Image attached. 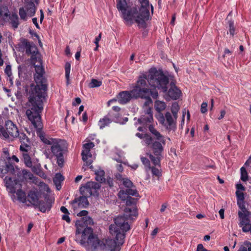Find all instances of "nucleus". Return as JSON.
Listing matches in <instances>:
<instances>
[{"instance_id": "f257e3e1", "label": "nucleus", "mask_w": 251, "mask_h": 251, "mask_svg": "<svg viewBox=\"0 0 251 251\" xmlns=\"http://www.w3.org/2000/svg\"><path fill=\"white\" fill-rule=\"evenodd\" d=\"M25 53L30 55V62L34 66L35 74L34 79L37 85L32 89L29 98L31 107L26 111L28 120L36 128L42 127L40 113L43 107V100L45 99L47 85L44 83V69L41 66L42 61L37 47L32 43L27 42L25 46Z\"/></svg>"}, {"instance_id": "f03ea898", "label": "nucleus", "mask_w": 251, "mask_h": 251, "mask_svg": "<svg viewBox=\"0 0 251 251\" xmlns=\"http://www.w3.org/2000/svg\"><path fill=\"white\" fill-rule=\"evenodd\" d=\"M75 241L85 248L87 251H120L121 245L112 239L100 240L93 234L90 227H86L82 231L81 222L76 221Z\"/></svg>"}, {"instance_id": "7ed1b4c3", "label": "nucleus", "mask_w": 251, "mask_h": 251, "mask_svg": "<svg viewBox=\"0 0 251 251\" xmlns=\"http://www.w3.org/2000/svg\"><path fill=\"white\" fill-rule=\"evenodd\" d=\"M126 207L124 211V216H118L114 219V224L109 227L110 234L115 236L118 243L123 245L125 238V232L130 229V226L126 222V218L128 220H135L138 216L136 205L137 199L129 196L126 200Z\"/></svg>"}, {"instance_id": "20e7f679", "label": "nucleus", "mask_w": 251, "mask_h": 251, "mask_svg": "<svg viewBox=\"0 0 251 251\" xmlns=\"http://www.w3.org/2000/svg\"><path fill=\"white\" fill-rule=\"evenodd\" d=\"M142 6L138 11L135 7L127 6L126 0H120L117 4V8L121 13V16L127 25H131L134 23L139 26H145V22L149 19V1L140 0Z\"/></svg>"}, {"instance_id": "39448f33", "label": "nucleus", "mask_w": 251, "mask_h": 251, "mask_svg": "<svg viewBox=\"0 0 251 251\" xmlns=\"http://www.w3.org/2000/svg\"><path fill=\"white\" fill-rule=\"evenodd\" d=\"M143 75H146V78H145V84L142 88L147 89L148 94L146 97H140L146 99L144 105L147 106L152 103L150 96L153 99H157L158 96L156 88L161 89L163 92L167 91V85L169 82V78L163 72L157 71L155 69L150 70L148 73L144 74Z\"/></svg>"}, {"instance_id": "423d86ee", "label": "nucleus", "mask_w": 251, "mask_h": 251, "mask_svg": "<svg viewBox=\"0 0 251 251\" xmlns=\"http://www.w3.org/2000/svg\"><path fill=\"white\" fill-rule=\"evenodd\" d=\"M40 138L45 144L51 146V153L56 157L58 165L62 167L64 162L63 154L67 149L66 141L57 138L46 137L42 134L40 135Z\"/></svg>"}, {"instance_id": "0eeeda50", "label": "nucleus", "mask_w": 251, "mask_h": 251, "mask_svg": "<svg viewBox=\"0 0 251 251\" xmlns=\"http://www.w3.org/2000/svg\"><path fill=\"white\" fill-rule=\"evenodd\" d=\"M146 75L142 74L140 76L134 88L130 91H123L119 94L118 101L121 104H126L132 98L139 97H146L148 94V90L142 87L145 84Z\"/></svg>"}, {"instance_id": "6e6552de", "label": "nucleus", "mask_w": 251, "mask_h": 251, "mask_svg": "<svg viewBox=\"0 0 251 251\" xmlns=\"http://www.w3.org/2000/svg\"><path fill=\"white\" fill-rule=\"evenodd\" d=\"M4 185L13 201L16 200L22 203L26 201L25 193L22 190V185L20 181L11 177L6 176L4 179Z\"/></svg>"}, {"instance_id": "1a4fd4ad", "label": "nucleus", "mask_w": 251, "mask_h": 251, "mask_svg": "<svg viewBox=\"0 0 251 251\" xmlns=\"http://www.w3.org/2000/svg\"><path fill=\"white\" fill-rule=\"evenodd\" d=\"M39 0H25V5L19 8V14L22 20L25 21L33 17L36 11Z\"/></svg>"}, {"instance_id": "9d476101", "label": "nucleus", "mask_w": 251, "mask_h": 251, "mask_svg": "<svg viewBox=\"0 0 251 251\" xmlns=\"http://www.w3.org/2000/svg\"><path fill=\"white\" fill-rule=\"evenodd\" d=\"M150 131L155 137V141L152 142L151 148L154 155H160L163 151V146L166 144L165 137L162 135L152 125L149 127Z\"/></svg>"}, {"instance_id": "9b49d317", "label": "nucleus", "mask_w": 251, "mask_h": 251, "mask_svg": "<svg viewBox=\"0 0 251 251\" xmlns=\"http://www.w3.org/2000/svg\"><path fill=\"white\" fill-rule=\"evenodd\" d=\"M5 129L3 127L1 137L5 139L17 137L18 130L16 126L11 121H7L5 124Z\"/></svg>"}, {"instance_id": "f8f14e48", "label": "nucleus", "mask_w": 251, "mask_h": 251, "mask_svg": "<svg viewBox=\"0 0 251 251\" xmlns=\"http://www.w3.org/2000/svg\"><path fill=\"white\" fill-rule=\"evenodd\" d=\"M100 187V186L99 183L90 181L81 186L80 188V192L82 195L90 197L92 195H95Z\"/></svg>"}, {"instance_id": "ddd939ff", "label": "nucleus", "mask_w": 251, "mask_h": 251, "mask_svg": "<svg viewBox=\"0 0 251 251\" xmlns=\"http://www.w3.org/2000/svg\"><path fill=\"white\" fill-rule=\"evenodd\" d=\"M94 147V144L93 142L85 143L83 146V150L81 152L82 158L87 166H90L93 161L90 150Z\"/></svg>"}, {"instance_id": "4468645a", "label": "nucleus", "mask_w": 251, "mask_h": 251, "mask_svg": "<svg viewBox=\"0 0 251 251\" xmlns=\"http://www.w3.org/2000/svg\"><path fill=\"white\" fill-rule=\"evenodd\" d=\"M119 117V114L118 113H114L110 112L106 116L100 120L98 125L100 129H102L108 126L112 121L120 123Z\"/></svg>"}, {"instance_id": "2eb2a0df", "label": "nucleus", "mask_w": 251, "mask_h": 251, "mask_svg": "<svg viewBox=\"0 0 251 251\" xmlns=\"http://www.w3.org/2000/svg\"><path fill=\"white\" fill-rule=\"evenodd\" d=\"M15 173V169L12 164L0 159V177H3L6 174L14 175Z\"/></svg>"}, {"instance_id": "dca6fc26", "label": "nucleus", "mask_w": 251, "mask_h": 251, "mask_svg": "<svg viewBox=\"0 0 251 251\" xmlns=\"http://www.w3.org/2000/svg\"><path fill=\"white\" fill-rule=\"evenodd\" d=\"M167 93V95L173 100H177L179 98L181 95V91L176 85L174 81H171L170 84L169 90L164 93Z\"/></svg>"}, {"instance_id": "f3484780", "label": "nucleus", "mask_w": 251, "mask_h": 251, "mask_svg": "<svg viewBox=\"0 0 251 251\" xmlns=\"http://www.w3.org/2000/svg\"><path fill=\"white\" fill-rule=\"evenodd\" d=\"M153 120L151 108H147L145 111V114L143 115L140 119H138V122L142 124L143 126L151 122Z\"/></svg>"}, {"instance_id": "a211bd4d", "label": "nucleus", "mask_w": 251, "mask_h": 251, "mask_svg": "<svg viewBox=\"0 0 251 251\" xmlns=\"http://www.w3.org/2000/svg\"><path fill=\"white\" fill-rule=\"evenodd\" d=\"M170 112L165 113V120L163 126L168 130H174L176 128V121Z\"/></svg>"}, {"instance_id": "6ab92c4d", "label": "nucleus", "mask_w": 251, "mask_h": 251, "mask_svg": "<svg viewBox=\"0 0 251 251\" xmlns=\"http://www.w3.org/2000/svg\"><path fill=\"white\" fill-rule=\"evenodd\" d=\"M138 192L136 189H126V190H121L119 193L118 196L122 201L126 200L130 195L137 196Z\"/></svg>"}, {"instance_id": "aec40b11", "label": "nucleus", "mask_w": 251, "mask_h": 251, "mask_svg": "<svg viewBox=\"0 0 251 251\" xmlns=\"http://www.w3.org/2000/svg\"><path fill=\"white\" fill-rule=\"evenodd\" d=\"M3 8L4 9H5L6 10V12L4 14V16L6 17L9 16L10 24H11L12 26L15 29L17 28L19 25V18L18 17V15L15 13H13L11 15H10L8 13L9 12L7 8Z\"/></svg>"}, {"instance_id": "412c9836", "label": "nucleus", "mask_w": 251, "mask_h": 251, "mask_svg": "<svg viewBox=\"0 0 251 251\" xmlns=\"http://www.w3.org/2000/svg\"><path fill=\"white\" fill-rule=\"evenodd\" d=\"M28 201L33 205H38L39 203V195L38 192L30 191L27 196Z\"/></svg>"}, {"instance_id": "4be33fe9", "label": "nucleus", "mask_w": 251, "mask_h": 251, "mask_svg": "<svg viewBox=\"0 0 251 251\" xmlns=\"http://www.w3.org/2000/svg\"><path fill=\"white\" fill-rule=\"evenodd\" d=\"M238 215L240 218V222L239 223L240 227L250 223V221L248 218L249 216V213H243V212L239 211L238 212Z\"/></svg>"}, {"instance_id": "5701e85b", "label": "nucleus", "mask_w": 251, "mask_h": 251, "mask_svg": "<svg viewBox=\"0 0 251 251\" xmlns=\"http://www.w3.org/2000/svg\"><path fill=\"white\" fill-rule=\"evenodd\" d=\"M51 203L52 202L50 201L47 200L46 202H40L38 205L40 210L44 213L50 209Z\"/></svg>"}, {"instance_id": "b1692460", "label": "nucleus", "mask_w": 251, "mask_h": 251, "mask_svg": "<svg viewBox=\"0 0 251 251\" xmlns=\"http://www.w3.org/2000/svg\"><path fill=\"white\" fill-rule=\"evenodd\" d=\"M95 178L96 180L102 183L105 181V178L104 177V172L103 170L99 169L95 172Z\"/></svg>"}, {"instance_id": "393cba45", "label": "nucleus", "mask_w": 251, "mask_h": 251, "mask_svg": "<svg viewBox=\"0 0 251 251\" xmlns=\"http://www.w3.org/2000/svg\"><path fill=\"white\" fill-rule=\"evenodd\" d=\"M87 197V196L83 195V196L80 197L78 198L77 201L79 207H86L88 205L89 202Z\"/></svg>"}, {"instance_id": "a878e982", "label": "nucleus", "mask_w": 251, "mask_h": 251, "mask_svg": "<svg viewBox=\"0 0 251 251\" xmlns=\"http://www.w3.org/2000/svg\"><path fill=\"white\" fill-rule=\"evenodd\" d=\"M79 221L81 222V226L80 227L84 226H87L88 225H92L93 224V219L89 216L82 218L81 220Z\"/></svg>"}, {"instance_id": "bb28decb", "label": "nucleus", "mask_w": 251, "mask_h": 251, "mask_svg": "<svg viewBox=\"0 0 251 251\" xmlns=\"http://www.w3.org/2000/svg\"><path fill=\"white\" fill-rule=\"evenodd\" d=\"M155 108L157 111L158 112H160L161 111L164 110L166 108V104L164 102L156 100L155 102Z\"/></svg>"}, {"instance_id": "cd10ccee", "label": "nucleus", "mask_w": 251, "mask_h": 251, "mask_svg": "<svg viewBox=\"0 0 251 251\" xmlns=\"http://www.w3.org/2000/svg\"><path fill=\"white\" fill-rule=\"evenodd\" d=\"M23 156L24 160V162L26 166L28 167H31L32 163L31 159L29 155L27 153H23Z\"/></svg>"}, {"instance_id": "c85d7f7f", "label": "nucleus", "mask_w": 251, "mask_h": 251, "mask_svg": "<svg viewBox=\"0 0 251 251\" xmlns=\"http://www.w3.org/2000/svg\"><path fill=\"white\" fill-rule=\"evenodd\" d=\"M18 137H19V139L21 143L29 144L28 138L27 137L25 133L23 132L19 133L18 131Z\"/></svg>"}, {"instance_id": "c756f323", "label": "nucleus", "mask_w": 251, "mask_h": 251, "mask_svg": "<svg viewBox=\"0 0 251 251\" xmlns=\"http://www.w3.org/2000/svg\"><path fill=\"white\" fill-rule=\"evenodd\" d=\"M102 81L96 79L92 78L91 82L89 84V87L93 88L95 87H98L101 85Z\"/></svg>"}, {"instance_id": "7c9ffc66", "label": "nucleus", "mask_w": 251, "mask_h": 251, "mask_svg": "<svg viewBox=\"0 0 251 251\" xmlns=\"http://www.w3.org/2000/svg\"><path fill=\"white\" fill-rule=\"evenodd\" d=\"M179 109V106L177 102L173 103L171 107V111L173 114V116L175 119H177V112Z\"/></svg>"}, {"instance_id": "2f4dec72", "label": "nucleus", "mask_w": 251, "mask_h": 251, "mask_svg": "<svg viewBox=\"0 0 251 251\" xmlns=\"http://www.w3.org/2000/svg\"><path fill=\"white\" fill-rule=\"evenodd\" d=\"M156 156H153L152 154H150L149 157L153 164L155 166H159L160 160L161 157V154L155 155Z\"/></svg>"}, {"instance_id": "473e14b6", "label": "nucleus", "mask_w": 251, "mask_h": 251, "mask_svg": "<svg viewBox=\"0 0 251 251\" xmlns=\"http://www.w3.org/2000/svg\"><path fill=\"white\" fill-rule=\"evenodd\" d=\"M22 175L23 177L25 179L33 180L34 176L33 174L29 171L26 170H23L22 171Z\"/></svg>"}, {"instance_id": "72a5a7b5", "label": "nucleus", "mask_w": 251, "mask_h": 251, "mask_svg": "<svg viewBox=\"0 0 251 251\" xmlns=\"http://www.w3.org/2000/svg\"><path fill=\"white\" fill-rule=\"evenodd\" d=\"M152 142V138L147 134H144V139L142 141V143L144 145H149Z\"/></svg>"}, {"instance_id": "f704fd0d", "label": "nucleus", "mask_w": 251, "mask_h": 251, "mask_svg": "<svg viewBox=\"0 0 251 251\" xmlns=\"http://www.w3.org/2000/svg\"><path fill=\"white\" fill-rule=\"evenodd\" d=\"M241 171V179L243 181H246L248 179V175L246 169L242 167L240 169Z\"/></svg>"}, {"instance_id": "c9c22d12", "label": "nucleus", "mask_w": 251, "mask_h": 251, "mask_svg": "<svg viewBox=\"0 0 251 251\" xmlns=\"http://www.w3.org/2000/svg\"><path fill=\"white\" fill-rule=\"evenodd\" d=\"M229 26V32L231 36L233 37L235 33V28L234 26V22L232 21L228 22Z\"/></svg>"}, {"instance_id": "e433bc0d", "label": "nucleus", "mask_w": 251, "mask_h": 251, "mask_svg": "<svg viewBox=\"0 0 251 251\" xmlns=\"http://www.w3.org/2000/svg\"><path fill=\"white\" fill-rule=\"evenodd\" d=\"M64 180V177L60 173L56 174L53 178V182L55 184H60L61 182Z\"/></svg>"}, {"instance_id": "4c0bfd02", "label": "nucleus", "mask_w": 251, "mask_h": 251, "mask_svg": "<svg viewBox=\"0 0 251 251\" xmlns=\"http://www.w3.org/2000/svg\"><path fill=\"white\" fill-rule=\"evenodd\" d=\"M141 160L146 167V170L148 172L151 169L150 163L148 159L146 157H141Z\"/></svg>"}, {"instance_id": "58836bf2", "label": "nucleus", "mask_w": 251, "mask_h": 251, "mask_svg": "<svg viewBox=\"0 0 251 251\" xmlns=\"http://www.w3.org/2000/svg\"><path fill=\"white\" fill-rule=\"evenodd\" d=\"M122 183L127 189H131L133 185V183L127 178H123Z\"/></svg>"}, {"instance_id": "ea45409f", "label": "nucleus", "mask_w": 251, "mask_h": 251, "mask_svg": "<svg viewBox=\"0 0 251 251\" xmlns=\"http://www.w3.org/2000/svg\"><path fill=\"white\" fill-rule=\"evenodd\" d=\"M236 195L237 197V201H244L245 196L243 192L241 191H236Z\"/></svg>"}, {"instance_id": "a19ab883", "label": "nucleus", "mask_w": 251, "mask_h": 251, "mask_svg": "<svg viewBox=\"0 0 251 251\" xmlns=\"http://www.w3.org/2000/svg\"><path fill=\"white\" fill-rule=\"evenodd\" d=\"M150 170H151V173L153 176H155L158 177L161 176V172L160 170L157 168L153 167H151V169Z\"/></svg>"}, {"instance_id": "79ce46f5", "label": "nucleus", "mask_w": 251, "mask_h": 251, "mask_svg": "<svg viewBox=\"0 0 251 251\" xmlns=\"http://www.w3.org/2000/svg\"><path fill=\"white\" fill-rule=\"evenodd\" d=\"M29 144L21 143V145L20 147V151H24L23 153H27V151L29 149Z\"/></svg>"}, {"instance_id": "37998d69", "label": "nucleus", "mask_w": 251, "mask_h": 251, "mask_svg": "<svg viewBox=\"0 0 251 251\" xmlns=\"http://www.w3.org/2000/svg\"><path fill=\"white\" fill-rule=\"evenodd\" d=\"M156 118L160 124L163 126L165 120V116H164L162 113L159 112V114L157 115Z\"/></svg>"}, {"instance_id": "c03bdc74", "label": "nucleus", "mask_w": 251, "mask_h": 251, "mask_svg": "<svg viewBox=\"0 0 251 251\" xmlns=\"http://www.w3.org/2000/svg\"><path fill=\"white\" fill-rule=\"evenodd\" d=\"M237 204L238 205L239 207L242 209V212L243 213H249V212L246 210L245 205H244V201H237Z\"/></svg>"}, {"instance_id": "a18cd8bd", "label": "nucleus", "mask_w": 251, "mask_h": 251, "mask_svg": "<svg viewBox=\"0 0 251 251\" xmlns=\"http://www.w3.org/2000/svg\"><path fill=\"white\" fill-rule=\"evenodd\" d=\"M242 230L243 232H247L251 231V224L249 223L247 225H245L242 226H241Z\"/></svg>"}, {"instance_id": "49530a36", "label": "nucleus", "mask_w": 251, "mask_h": 251, "mask_svg": "<svg viewBox=\"0 0 251 251\" xmlns=\"http://www.w3.org/2000/svg\"><path fill=\"white\" fill-rule=\"evenodd\" d=\"M207 104L206 102H202L201 105V111L202 113H204L207 111Z\"/></svg>"}, {"instance_id": "de8ad7c7", "label": "nucleus", "mask_w": 251, "mask_h": 251, "mask_svg": "<svg viewBox=\"0 0 251 251\" xmlns=\"http://www.w3.org/2000/svg\"><path fill=\"white\" fill-rule=\"evenodd\" d=\"M101 38V33H100L99 34V35L97 37H96V38L95 39L94 43L96 44V45L97 46V47H99V42Z\"/></svg>"}, {"instance_id": "09e8293b", "label": "nucleus", "mask_w": 251, "mask_h": 251, "mask_svg": "<svg viewBox=\"0 0 251 251\" xmlns=\"http://www.w3.org/2000/svg\"><path fill=\"white\" fill-rule=\"evenodd\" d=\"M69 214H64L62 215V219L66 221L67 223H69L71 221V220L69 217Z\"/></svg>"}, {"instance_id": "8fccbe9b", "label": "nucleus", "mask_w": 251, "mask_h": 251, "mask_svg": "<svg viewBox=\"0 0 251 251\" xmlns=\"http://www.w3.org/2000/svg\"><path fill=\"white\" fill-rule=\"evenodd\" d=\"M70 70H71L70 64L69 63H67L65 65V74H70Z\"/></svg>"}, {"instance_id": "3c124183", "label": "nucleus", "mask_w": 251, "mask_h": 251, "mask_svg": "<svg viewBox=\"0 0 251 251\" xmlns=\"http://www.w3.org/2000/svg\"><path fill=\"white\" fill-rule=\"evenodd\" d=\"M236 188L237 189V191H244L245 190V187L242 185L241 184H237L236 185Z\"/></svg>"}, {"instance_id": "603ef678", "label": "nucleus", "mask_w": 251, "mask_h": 251, "mask_svg": "<svg viewBox=\"0 0 251 251\" xmlns=\"http://www.w3.org/2000/svg\"><path fill=\"white\" fill-rule=\"evenodd\" d=\"M197 251H206V250L204 248L202 244H200L197 246Z\"/></svg>"}, {"instance_id": "864d4df0", "label": "nucleus", "mask_w": 251, "mask_h": 251, "mask_svg": "<svg viewBox=\"0 0 251 251\" xmlns=\"http://www.w3.org/2000/svg\"><path fill=\"white\" fill-rule=\"evenodd\" d=\"M88 212L86 210H82L77 215L79 216H86L88 214Z\"/></svg>"}, {"instance_id": "5fc2aeb1", "label": "nucleus", "mask_w": 251, "mask_h": 251, "mask_svg": "<svg viewBox=\"0 0 251 251\" xmlns=\"http://www.w3.org/2000/svg\"><path fill=\"white\" fill-rule=\"evenodd\" d=\"M226 113V111L225 110H221V112H220V115L218 117V119L219 120L222 119L224 117V116H225Z\"/></svg>"}, {"instance_id": "6e6d98bb", "label": "nucleus", "mask_w": 251, "mask_h": 251, "mask_svg": "<svg viewBox=\"0 0 251 251\" xmlns=\"http://www.w3.org/2000/svg\"><path fill=\"white\" fill-rule=\"evenodd\" d=\"M32 22L37 28H40L39 25L37 23V19L36 18H34L32 19Z\"/></svg>"}, {"instance_id": "4d7b16f0", "label": "nucleus", "mask_w": 251, "mask_h": 251, "mask_svg": "<svg viewBox=\"0 0 251 251\" xmlns=\"http://www.w3.org/2000/svg\"><path fill=\"white\" fill-rule=\"evenodd\" d=\"M60 210L62 212L64 213V214H69L68 209L64 206H61Z\"/></svg>"}, {"instance_id": "13d9d810", "label": "nucleus", "mask_w": 251, "mask_h": 251, "mask_svg": "<svg viewBox=\"0 0 251 251\" xmlns=\"http://www.w3.org/2000/svg\"><path fill=\"white\" fill-rule=\"evenodd\" d=\"M219 214L220 218L222 219H223L224 218V210L223 209H221L219 211Z\"/></svg>"}, {"instance_id": "bf43d9fd", "label": "nucleus", "mask_w": 251, "mask_h": 251, "mask_svg": "<svg viewBox=\"0 0 251 251\" xmlns=\"http://www.w3.org/2000/svg\"><path fill=\"white\" fill-rule=\"evenodd\" d=\"M117 169L120 172H122L123 171V167L121 164H118L117 166Z\"/></svg>"}, {"instance_id": "052dcab7", "label": "nucleus", "mask_w": 251, "mask_h": 251, "mask_svg": "<svg viewBox=\"0 0 251 251\" xmlns=\"http://www.w3.org/2000/svg\"><path fill=\"white\" fill-rule=\"evenodd\" d=\"M88 120V117L86 112H84L82 115V120L83 122H86Z\"/></svg>"}, {"instance_id": "680f3d73", "label": "nucleus", "mask_w": 251, "mask_h": 251, "mask_svg": "<svg viewBox=\"0 0 251 251\" xmlns=\"http://www.w3.org/2000/svg\"><path fill=\"white\" fill-rule=\"evenodd\" d=\"M40 11V21L41 23H42L43 20V19H44V12H43V10H42V9H41Z\"/></svg>"}, {"instance_id": "e2e57ef3", "label": "nucleus", "mask_w": 251, "mask_h": 251, "mask_svg": "<svg viewBox=\"0 0 251 251\" xmlns=\"http://www.w3.org/2000/svg\"><path fill=\"white\" fill-rule=\"evenodd\" d=\"M115 176H116V178L118 179V180H121L122 181V179L124 178L122 177V175H121L120 174L118 173V174H117L116 175H115Z\"/></svg>"}, {"instance_id": "0e129e2a", "label": "nucleus", "mask_w": 251, "mask_h": 251, "mask_svg": "<svg viewBox=\"0 0 251 251\" xmlns=\"http://www.w3.org/2000/svg\"><path fill=\"white\" fill-rule=\"evenodd\" d=\"M5 72L9 76L11 74L10 71V67L7 66L5 69Z\"/></svg>"}, {"instance_id": "69168bd1", "label": "nucleus", "mask_w": 251, "mask_h": 251, "mask_svg": "<svg viewBox=\"0 0 251 251\" xmlns=\"http://www.w3.org/2000/svg\"><path fill=\"white\" fill-rule=\"evenodd\" d=\"M33 224L32 223H29L28 225V228H27V232L28 233H29L31 228L33 227Z\"/></svg>"}, {"instance_id": "338daca9", "label": "nucleus", "mask_w": 251, "mask_h": 251, "mask_svg": "<svg viewBox=\"0 0 251 251\" xmlns=\"http://www.w3.org/2000/svg\"><path fill=\"white\" fill-rule=\"evenodd\" d=\"M65 237H61V238H59V239L58 240V241L57 242V243L58 244H61L65 241Z\"/></svg>"}, {"instance_id": "774afa93", "label": "nucleus", "mask_w": 251, "mask_h": 251, "mask_svg": "<svg viewBox=\"0 0 251 251\" xmlns=\"http://www.w3.org/2000/svg\"><path fill=\"white\" fill-rule=\"evenodd\" d=\"M166 207H167V205L165 203L161 205V208L160 209L161 212H163L165 211V210L166 209Z\"/></svg>"}]
</instances>
